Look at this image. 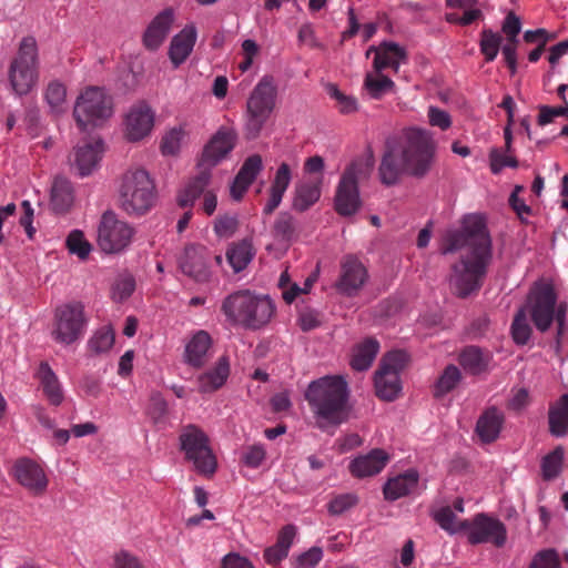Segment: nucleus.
Here are the masks:
<instances>
[{
    "label": "nucleus",
    "mask_w": 568,
    "mask_h": 568,
    "mask_svg": "<svg viewBox=\"0 0 568 568\" xmlns=\"http://www.w3.org/2000/svg\"><path fill=\"white\" fill-rule=\"evenodd\" d=\"M439 251L443 255L462 251L458 261L452 264L448 277L456 296L466 298L480 290L493 253L490 236L479 217L466 216L460 229L447 231Z\"/></svg>",
    "instance_id": "nucleus-1"
},
{
    "label": "nucleus",
    "mask_w": 568,
    "mask_h": 568,
    "mask_svg": "<svg viewBox=\"0 0 568 568\" xmlns=\"http://www.w3.org/2000/svg\"><path fill=\"white\" fill-rule=\"evenodd\" d=\"M305 399L321 429L338 426L349 419L352 406L348 385L341 376L313 381L305 392Z\"/></svg>",
    "instance_id": "nucleus-2"
},
{
    "label": "nucleus",
    "mask_w": 568,
    "mask_h": 568,
    "mask_svg": "<svg viewBox=\"0 0 568 568\" xmlns=\"http://www.w3.org/2000/svg\"><path fill=\"white\" fill-rule=\"evenodd\" d=\"M434 158L433 144H386L378 166L383 185H396L403 175L423 178Z\"/></svg>",
    "instance_id": "nucleus-3"
},
{
    "label": "nucleus",
    "mask_w": 568,
    "mask_h": 568,
    "mask_svg": "<svg viewBox=\"0 0 568 568\" xmlns=\"http://www.w3.org/2000/svg\"><path fill=\"white\" fill-rule=\"evenodd\" d=\"M275 305L267 295L250 290H239L229 294L221 304L225 321L232 326L258 331L266 326L275 314Z\"/></svg>",
    "instance_id": "nucleus-4"
},
{
    "label": "nucleus",
    "mask_w": 568,
    "mask_h": 568,
    "mask_svg": "<svg viewBox=\"0 0 568 568\" xmlns=\"http://www.w3.org/2000/svg\"><path fill=\"white\" fill-rule=\"evenodd\" d=\"M156 190L148 171L135 168L128 170L119 186L120 207L130 216H142L154 205Z\"/></svg>",
    "instance_id": "nucleus-5"
},
{
    "label": "nucleus",
    "mask_w": 568,
    "mask_h": 568,
    "mask_svg": "<svg viewBox=\"0 0 568 568\" xmlns=\"http://www.w3.org/2000/svg\"><path fill=\"white\" fill-rule=\"evenodd\" d=\"M277 97L274 77L264 74L251 91L244 113V133L247 140L257 139L270 120Z\"/></svg>",
    "instance_id": "nucleus-6"
},
{
    "label": "nucleus",
    "mask_w": 568,
    "mask_h": 568,
    "mask_svg": "<svg viewBox=\"0 0 568 568\" xmlns=\"http://www.w3.org/2000/svg\"><path fill=\"white\" fill-rule=\"evenodd\" d=\"M72 114L78 129L89 132L113 115V103L104 88L89 85L78 95Z\"/></svg>",
    "instance_id": "nucleus-7"
},
{
    "label": "nucleus",
    "mask_w": 568,
    "mask_h": 568,
    "mask_svg": "<svg viewBox=\"0 0 568 568\" xmlns=\"http://www.w3.org/2000/svg\"><path fill=\"white\" fill-rule=\"evenodd\" d=\"M39 53L37 40L32 36L23 37L17 57L9 70V81L13 92L27 95L38 81Z\"/></svg>",
    "instance_id": "nucleus-8"
},
{
    "label": "nucleus",
    "mask_w": 568,
    "mask_h": 568,
    "mask_svg": "<svg viewBox=\"0 0 568 568\" xmlns=\"http://www.w3.org/2000/svg\"><path fill=\"white\" fill-rule=\"evenodd\" d=\"M180 443L185 458L193 463L197 473L205 476L215 473L216 457L210 447L209 437L202 429L195 425L185 426L180 435Z\"/></svg>",
    "instance_id": "nucleus-9"
},
{
    "label": "nucleus",
    "mask_w": 568,
    "mask_h": 568,
    "mask_svg": "<svg viewBox=\"0 0 568 568\" xmlns=\"http://www.w3.org/2000/svg\"><path fill=\"white\" fill-rule=\"evenodd\" d=\"M557 307V294L549 284L531 288L525 305L521 306L540 333H545L550 328L554 317H556Z\"/></svg>",
    "instance_id": "nucleus-10"
},
{
    "label": "nucleus",
    "mask_w": 568,
    "mask_h": 568,
    "mask_svg": "<svg viewBox=\"0 0 568 568\" xmlns=\"http://www.w3.org/2000/svg\"><path fill=\"white\" fill-rule=\"evenodd\" d=\"M407 359V354L403 351H392L383 357L375 374L376 395L381 399L392 402L398 397L402 389L399 373Z\"/></svg>",
    "instance_id": "nucleus-11"
},
{
    "label": "nucleus",
    "mask_w": 568,
    "mask_h": 568,
    "mask_svg": "<svg viewBox=\"0 0 568 568\" xmlns=\"http://www.w3.org/2000/svg\"><path fill=\"white\" fill-rule=\"evenodd\" d=\"M134 235V229L126 222L118 219L112 211L101 216L98 227V244L105 253H118L128 247Z\"/></svg>",
    "instance_id": "nucleus-12"
},
{
    "label": "nucleus",
    "mask_w": 568,
    "mask_h": 568,
    "mask_svg": "<svg viewBox=\"0 0 568 568\" xmlns=\"http://www.w3.org/2000/svg\"><path fill=\"white\" fill-rule=\"evenodd\" d=\"M85 320L80 303H69L55 310L52 336L55 342L70 345L84 334Z\"/></svg>",
    "instance_id": "nucleus-13"
},
{
    "label": "nucleus",
    "mask_w": 568,
    "mask_h": 568,
    "mask_svg": "<svg viewBox=\"0 0 568 568\" xmlns=\"http://www.w3.org/2000/svg\"><path fill=\"white\" fill-rule=\"evenodd\" d=\"M462 528L467 531L468 541L471 545L490 542L501 547L506 542L505 525L485 514H478L473 520H462Z\"/></svg>",
    "instance_id": "nucleus-14"
},
{
    "label": "nucleus",
    "mask_w": 568,
    "mask_h": 568,
    "mask_svg": "<svg viewBox=\"0 0 568 568\" xmlns=\"http://www.w3.org/2000/svg\"><path fill=\"white\" fill-rule=\"evenodd\" d=\"M212 254L201 244H189L179 256L178 264L181 272L197 283H205L211 277L209 261Z\"/></svg>",
    "instance_id": "nucleus-15"
},
{
    "label": "nucleus",
    "mask_w": 568,
    "mask_h": 568,
    "mask_svg": "<svg viewBox=\"0 0 568 568\" xmlns=\"http://www.w3.org/2000/svg\"><path fill=\"white\" fill-rule=\"evenodd\" d=\"M155 121V113L144 101L132 105L126 112L123 125L128 142H141L149 136Z\"/></svg>",
    "instance_id": "nucleus-16"
},
{
    "label": "nucleus",
    "mask_w": 568,
    "mask_h": 568,
    "mask_svg": "<svg viewBox=\"0 0 568 568\" xmlns=\"http://www.w3.org/2000/svg\"><path fill=\"white\" fill-rule=\"evenodd\" d=\"M14 479L31 495L38 497L45 494L49 478L43 467L30 458L18 459L12 467Z\"/></svg>",
    "instance_id": "nucleus-17"
},
{
    "label": "nucleus",
    "mask_w": 568,
    "mask_h": 568,
    "mask_svg": "<svg viewBox=\"0 0 568 568\" xmlns=\"http://www.w3.org/2000/svg\"><path fill=\"white\" fill-rule=\"evenodd\" d=\"M368 280V272L364 264L354 255H347L341 261L336 290L348 297L357 295Z\"/></svg>",
    "instance_id": "nucleus-18"
},
{
    "label": "nucleus",
    "mask_w": 568,
    "mask_h": 568,
    "mask_svg": "<svg viewBox=\"0 0 568 568\" xmlns=\"http://www.w3.org/2000/svg\"><path fill=\"white\" fill-rule=\"evenodd\" d=\"M175 19L174 9L168 7L160 11L148 24L142 34V43L149 51H156L169 36Z\"/></svg>",
    "instance_id": "nucleus-19"
},
{
    "label": "nucleus",
    "mask_w": 568,
    "mask_h": 568,
    "mask_svg": "<svg viewBox=\"0 0 568 568\" xmlns=\"http://www.w3.org/2000/svg\"><path fill=\"white\" fill-rule=\"evenodd\" d=\"M196 40L197 28L193 22L185 24L172 37L168 54L174 68H179L189 58Z\"/></svg>",
    "instance_id": "nucleus-20"
},
{
    "label": "nucleus",
    "mask_w": 568,
    "mask_h": 568,
    "mask_svg": "<svg viewBox=\"0 0 568 568\" xmlns=\"http://www.w3.org/2000/svg\"><path fill=\"white\" fill-rule=\"evenodd\" d=\"M362 206L358 185L348 178H342L334 197L335 211L342 216L354 215Z\"/></svg>",
    "instance_id": "nucleus-21"
},
{
    "label": "nucleus",
    "mask_w": 568,
    "mask_h": 568,
    "mask_svg": "<svg viewBox=\"0 0 568 568\" xmlns=\"http://www.w3.org/2000/svg\"><path fill=\"white\" fill-rule=\"evenodd\" d=\"M505 424V414L496 406L486 408L477 419L475 433L484 444H491L499 437Z\"/></svg>",
    "instance_id": "nucleus-22"
},
{
    "label": "nucleus",
    "mask_w": 568,
    "mask_h": 568,
    "mask_svg": "<svg viewBox=\"0 0 568 568\" xmlns=\"http://www.w3.org/2000/svg\"><path fill=\"white\" fill-rule=\"evenodd\" d=\"M105 153V144H80L74 149L72 165L81 176L91 174Z\"/></svg>",
    "instance_id": "nucleus-23"
},
{
    "label": "nucleus",
    "mask_w": 568,
    "mask_h": 568,
    "mask_svg": "<svg viewBox=\"0 0 568 568\" xmlns=\"http://www.w3.org/2000/svg\"><path fill=\"white\" fill-rule=\"evenodd\" d=\"M388 459L385 450L375 448L367 455L355 458L349 465V470L358 478L374 476L384 469Z\"/></svg>",
    "instance_id": "nucleus-24"
},
{
    "label": "nucleus",
    "mask_w": 568,
    "mask_h": 568,
    "mask_svg": "<svg viewBox=\"0 0 568 568\" xmlns=\"http://www.w3.org/2000/svg\"><path fill=\"white\" fill-rule=\"evenodd\" d=\"M418 479V473L414 469L389 478L383 489L385 499L394 501L409 495L417 488Z\"/></svg>",
    "instance_id": "nucleus-25"
},
{
    "label": "nucleus",
    "mask_w": 568,
    "mask_h": 568,
    "mask_svg": "<svg viewBox=\"0 0 568 568\" xmlns=\"http://www.w3.org/2000/svg\"><path fill=\"white\" fill-rule=\"evenodd\" d=\"M212 174L205 171H199L191 178L187 183L178 193L176 201L180 207L191 209L195 201L204 195L206 187L211 183Z\"/></svg>",
    "instance_id": "nucleus-26"
},
{
    "label": "nucleus",
    "mask_w": 568,
    "mask_h": 568,
    "mask_svg": "<svg viewBox=\"0 0 568 568\" xmlns=\"http://www.w3.org/2000/svg\"><path fill=\"white\" fill-rule=\"evenodd\" d=\"M37 377L48 402L53 406H59L64 398L63 390L58 376L48 363L42 362L39 365Z\"/></svg>",
    "instance_id": "nucleus-27"
},
{
    "label": "nucleus",
    "mask_w": 568,
    "mask_h": 568,
    "mask_svg": "<svg viewBox=\"0 0 568 568\" xmlns=\"http://www.w3.org/2000/svg\"><path fill=\"white\" fill-rule=\"evenodd\" d=\"M74 201L73 186L71 182L63 176H55L50 194V205L55 213H65L70 210Z\"/></svg>",
    "instance_id": "nucleus-28"
},
{
    "label": "nucleus",
    "mask_w": 568,
    "mask_h": 568,
    "mask_svg": "<svg viewBox=\"0 0 568 568\" xmlns=\"http://www.w3.org/2000/svg\"><path fill=\"white\" fill-rule=\"evenodd\" d=\"M230 374V365L226 357H221L216 365L201 374L197 378L200 393H212L224 385Z\"/></svg>",
    "instance_id": "nucleus-29"
},
{
    "label": "nucleus",
    "mask_w": 568,
    "mask_h": 568,
    "mask_svg": "<svg viewBox=\"0 0 568 568\" xmlns=\"http://www.w3.org/2000/svg\"><path fill=\"white\" fill-rule=\"evenodd\" d=\"M491 355L478 346H467L459 354V364L471 375H479L487 371Z\"/></svg>",
    "instance_id": "nucleus-30"
},
{
    "label": "nucleus",
    "mask_w": 568,
    "mask_h": 568,
    "mask_svg": "<svg viewBox=\"0 0 568 568\" xmlns=\"http://www.w3.org/2000/svg\"><path fill=\"white\" fill-rule=\"evenodd\" d=\"M211 346V336L205 331H199L185 347V361L195 368L202 367L206 362V354Z\"/></svg>",
    "instance_id": "nucleus-31"
},
{
    "label": "nucleus",
    "mask_w": 568,
    "mask_h": 568,
    "mask_svg": "<svg viewBox=\"0 0 568 568\" xmlns=\"http://www.w3.org/2000/svg\"><path fill=\"white\" fill-rule=\"evenodd\" d=\"M549 432L556 437H562L568 432V393L562 394L548 412Z\"/></svg>",
    "instance_id": "nucleus-32"
},
{
    "label": "nucleus",
    "mask_w": 568,
    "mask_h": 568,
    "mask_svg": "<svg viewBox=\"0 0 568 568\" xmlns=\"http://www.w3.org/2000/svg\"><path fill=\"white\" fill-rule=\"evenodd\" d=\"M233 146L234 144H205L197 159L196 169L212 174V169L229 156Z\"/></svg>",
    "instance_id": "nucleus-33"
},
{
    "label": "nucleus",
    "mask_w": 568,
    "mask_h": 568,
    "mask_svg": "<svg viewBox=\"0 0 568 568\" xmlns=\"http://www.w3.org/2000/svg\"><path fill=\"white\" fill-rule=\"evenodd\" d=\"M375 164L374 154L371 148H367L365 152L355 158L349 165L345 169L342 178H348V181H353L358 185L361 180H365L369 176Z\"/></svg>",
    "instance_id": "nucleus-34"
},
{
    "label": "nucleus",
    "mask_w": 568,
    "mask_h": 568,
    "mask_svg": "<svg viewBox=\"0 0 568 568\" xmlns=\"http://www.w3.org/2000/svg\"><path fill=\"white\" fill-rule=\"evenodd\" d=\"M321 180L307 181L298 184L295 189L293 207L298 212L308 210L321 196Z\"/></svg>",
    "instance_id": "nucleus-35"
},
{
    "label": "nucleus",
    "mask_w": 568,
    "mask_h": 568,
    "mask_svg": "<svg viewBox=\"0 0 568 568\" xmlns=\"http://www.w3.org/2000/svg\"><path fill=\"white\" fill-rule=\"evenodd\" d=\"M379 344L374 338H367L359 344L352 357L351 365L355 371L367 369L378 353Z\"/></svg>",
    "instance_id": "nucleus-36"
},
{
    "label": "nucleus",
    "mask_w": 568,
    "mask_h": 568,
    "mask_svg": "<svg viewBox=\"0 0 568 568\" xmlns=\"http://www.w3.org/2000/svg\"><path fill=\"white\" fill-rule=\"evenodd\" d=\"M253 256V246L245 240L232 245L226 252V258L236 273L243 271Z\"/></svg>",
    "instance_id": "nucleus-37"
},
{
    "label": "nucleus",
    "mask_w": 568,
    "mask_h": 568,
    "mask_svg": "<svg viewBox=\"0 0 568 568\" xmlns=\"http://www.w3.org/2000/svg\"><path fill=\"white\" fill-rule=\"evenodd\" d=\"M324 90L331 99L338 103V111L342 114H352L358 110L357 99L352 94L343 93L336 83H325Z\"/></svg>",
    "instance_id": "nucleus-38"
},
{
    "label": "nucleus",
    "mask_w": 568,
    "mask_h": 568,
    "mask_svg": "<svg viewBox=\"0 0 568 568\" xmlns=\"http://www.w3.org/2000/svg\"><path fill=\"white\" fill-rule=\"evenodd\" d=\"M273 236L281 242H291L296 235V221L287 212L277 215L273 229Z\"/></svg>",
    "instance_id": "nucleus-39"
},
{
    "label": "nucleus",
    "mask_w": 568,
    "mask_h": 568,
    "mask_svg": "<svg viewBox=\"0 0 568 568\" xmlns=\"http://www.w3.org/2000/svg\"><path fill=\"white\" fill-rule=\"evenodd\" d=\"M503 38L498 32L485 28L480 32L479 49L486 62H493L500 50Z\"/></svg>",
    "instance_id": "nucleus-40"
},
{
    "label": "nucleus",
    "mask_w": 568,
    "mask_h": 568,
    "mask_svg": "<svg viewBox=\"0 0 568 568\" xmlns=\"http://www.w3.org/2000/svg\"><path fill=\"white\" fill-rule=\"evenodd\" d=\"M462 373L455 365H448L438 377L434 387V396L442 397L452 392L460 382Z\"/></svg>",
    "instance_id": "nucleus-41"
},
{
    "label": "nucleus",
    "mask_w": 568,
    "mask_h": 568,
    "mask_svg": "<svg viewBox=\"0 0 568 568\" xmlns=\"http://www.w3.org/2000/svg\"><path fill=\"white\" fill-rule=\"evenodd\" d=\"M532 328L528 321V314L520 307L511 323V336L517 345H526L531 336Z\"/></svg>",
    "instance_id": "nucleus-42"
},
{
    "label": "nucleus",
    "mask_w": 568,
    "mask_h": 568,
    "mask_svg": "<svg viewBox=\"0 0 568 568\" xmlns=\"http://www.w3.org/2000/svg\"><path fill=\"white\" fill-rule=\"evenodd\" d=\"M564 456V448L561 446H557L542 458L541 475L545 480H551L559 475L562 467Z\"/></svg>",
    "instance_id": "nucleus-43"
},
{
    "label": "nucleus",
    "mask_w": 568,
    "mask_h": 568,
    "mask_svg": "<svg viewBox=\"0 0 568 568\" xmlns=\"http://www.w3.org/2000/svg\"><path fill=\"white\" fill-rule=\"evenodd\" d=\"M146 413L156 428L166 426L168 403L160 393L151 395Z\"/></svg>",
    "instance_id": "nucleus-44"
},
{
    "label": "nucleus",
    "mask_w": 568,
    "mask_h": 568,
    "mask_svg": "<svg viewBox=\"0 0 568 568\" xmlns=\"http://www.w3.org/2000/svg\"><path fill=\"white\" fill-rule=\"evenodd\" d=\"M65 246L70 254L77 255L80 260H87L92 251L91 243L80 230H73L65 239Z\"/></svg>",
    "instance_id": "nucleus-45"
},
{
    "label": "nucleus",
    "mask_w": 568,
    "mask_h": 568,
    "mask_svg": "<svg viewBox=\"0 0 568 568\" xmlns=\"http://www.w3.org/2000/svg\"><path fill=\"white\" fill-rule=\"evenodd\" d=\"M65 98L67 88L61 81L54 80L48 84L44 91V100L53 112L62 111Z\"/></svg>",
    "instance_id": "nucleus-46"
},
{
    "label": "nucleus",
    "mask_w": 568,
    "mask_h": 568,
    "mask_svg": "<svg viewBox=\"0 0 568 568\" xmlns=\"http://www.w3.org/2000/svg\"><path fill=\"white\" fill-rule=\"evenodd\" d=\"M364 87L368 91L372 99L378 100L386 92L392 91L395 87V82L386 75H382L381 78H374L371 74H367L364 80Z\"/></svg>",
    "instance_id": "nucleus-47"
},
{
    "label": "nucleus",
    "mask_w": 568,
    "mask_h": 568,
    "mask_svg": "<svg viewBox=\"0 0 568 568\" xmlns=\"http://www.w3.org/2000/svg\"><path fill=\"white\" fill-rule=\"evenodd\" d=\"M434 520L448 534L464 531L462 521H456L454 510L449 506L442 507L434 514Z\"/></svg>",
    "instance_id": "nucleus-48"
},
{
    "label": "nucleus",
    "mask_w": 568,
    "mask_h": 568,
    "mask_svg": "<svg viewBox=\"0 0 568 568\" xmlns=\"http://www.w3.org/2000/svg\"><path fill=\"white\" fill-rule=\"evenodd\" d=\"M265 457L266 450L264 446L261 444H254L243 449L241 460L250 468H257L262 465Z\"/></svg>",
    "instance_id": "nucleus-49"
},
{
    "label": "nucleus",
    "mask_w": 568,
    "mask_h": 568,
    "mask_svg": "<svg viewBox=\"0 0 568 568\" xmlns=\"http://www.w3.org/2000/svg\"><path fill=\"white\" fill-rule=\"evenodd\" d=\"M528 568H560L559 556L554 549L538 551Z\"/></svg>",
    "instance_id": "nucleus-50"
},
{
    "label": "nucleus",
    "mask_w": 568,
    "mask_h": 568,
    "mask_svg": "<svg viewBox=\"0 0 568 568\" xmlns=\"http://www.w3.org/2000/svg\"><path fill=\"white\" fill-rule=\"evenodd\" d=\"M381 48L393 54V57L390 58L392 65H389L388 68L398 71L400 64L407 61V52L405 48L402 47L399 43L392 40H383L381 42Z\"/></svg>",
    "instance_id": "nucleus-51"
},
{
    "label": "nucleus",
    "mask_w": 568,
    "mask_h": 568,
    "mask_svg": "<svg viewBox=\"0 0 568 568\" xmlns=\"http://www.w3.org/2000/svg\"><path fill=\"white\" fill-rule=\"evenodd\" d=\"M358 503V498L354 494H342L334 497L328 503V513L331 515H341Z\"/></svg>",
    "instance_id": "nucleus-52"
},
{
    "label": "nucleus",
    "mask_w": 568,
    "mask_h": 568,
    "mask_svg": "<svg viewBox=\"0 0 568 568\" xmlns=\"http://www.w3.org/2000/svg\"><path fill=\"white\" fill-rule=\"evenodd\" d=\"M114 344V334L111 329L98 331L90 339V348L97 353L108 352Z\"/></svg>",
    "instance_id": "nucleus-53"
},
{
    "label": "nucleus",
    "mask_w": 568,
    "mask_h": 568,
    "mask_svg": "<svg viewBox=\"0 0 568 568\" xmlns=\"http://www.w3.org/2000/svg\"><path fill=\"white\" fill-rule=\"evenodd\" d=\"M263 168L262 158L258 154L250 155L244 163L242 164L240 171L237 172L241 178H245L252 182L256 179L257 174L261 172Z\"/></svg>",
    "instance_id": "nucleus-54"
},
{
    "label": "nucleus",
    "mask_w": 568,
    "mask_h": 568,
    "mask_svg": "<svg viewBox=\"0 0 568 568\" xmlns=\"http://www.w3.org/2000/svg\"><path fill=\"white\" fill-rule=\"evenodd\" d=\"M135 283L132 277H124L115 282L112 287V298L115 302H123L134 292Z\"/></svg>",
    "instance_id": "nucleus-55"
},
{
    "label": "nucleus",
    "mask_w": 568,
    "mask_h": 568,
    "mask_svg": "<svg viewBox=\"0 0 568 568\" xmlns=\"http://www.w3.org/2000/svg\"><path fill=\"white\" fill-rule=\"evenodd\" d=\"M298 324L303 332H310L322 324V315L313 308H305L300 312Z\"/></svg>",
    "instance_id": "nucleus-56"
},
{
    "label": "nucleus",
    "mask_w": 568,
    "mask_h": 568,
    "mask_svg": "<svg viewBox=\"0 0 568 568\" xmlns=\"http://www.w3.org/2000/svg\"><path fill=\"white\" fill-rule=\"evenodd\" d=\"M501 30L507 34L509 42L519 43L518 34L521 31L520 18L516 13L509 12L503 22Z\"/></svg>",
    "instance_id": "nucleus-57"
},
{
    "label": "nucleus",
    "mask_w": 568,
    "mask_h": 568,
    "mask_svg": "<svg viewBox=\"0 0 568 568\" xmlns=\"http://www.w3.org/2000/svg\"><path fill=\"white\" fill-rule=\"evenodd\" d=\"M237 220L233 215H222L215 220L214 231L220 237H229L235 233Z\"/></svg>",
    "instance_id": "nucleus-58"
},
{
    "label": "nucleus",
    "mask_w": 568,
    "mask_h": 568,
    "mask_svg": "<svg viewBox=\"0 0 568 568\" xmlns=\"http://www.w3.org/2000/svg\"><path fill=\"white\" fill-rule=\"evenodd\" d=\"M506 166L516 168L517 160L511 155L499 153L496 149L491 150L490 169L493 173L497 174Z\"/></svg>",
    "instance_id": "nucleus-59"
},
{
    "label": "nucleus",
    "mask_w": 568,
    "mask_h": 568,
    "mask_svg": "<svg viewBox=\"0 0 568 568\" xmlns=\"http://www.w3.org/2000/svg\"><path fill=\"white\" fill-rule=\"evenodd\" d=\"M428 119L430 125L437 126L442 130H446L452 125L450 114L438 106H429Z\"/></svg>",
    "instance_id": "nucleus-60"
},
{
    "label": "nucleus",
    "mask_w": 568,
    "mask_h": 568,
    "mask_svg": "<svg viewBox=\"0 0 568 568\" xmlns=\"http://www.w3.org/2000/svg\"><path fill=\"white\" fill-rule=\"evenodd\" d=\"M291 182V170L287 163H282L275 174L271 189L285 193Z\"/></svg>",
    "instance_id": "nucleus-61"
},
{
    "label": "nucleus",
    "mask_w": 568,
    "mask_h": 568,
    "mask_svg": "<svg viewBox=\"0 0 568 568\" xmlns=\"http://www.w3.org/2000/svg\"><path fill=\"white\" fill-rule=\"evenodd\" d=\"M323 557V551L320 547H312L303 552L297 558L298 568H314Z\"/></svg>",
    "instance_id": "nucleus-62"
},
{
    "label": "nucleus",
    "mask_w": 568,
    "mask_h": 568,
    "mask_svg": "<svg viewBox=\"0 0 568 568\" xmlns=\"http://www.w3.org/2000/svg\"><path fill=\"white\" fill-rule=\"evenodd\" d=\"M114 568H144L139 558L126 550L114 555Z\"/></svg>",
    "instance_id": "nucleus-63"
},
{
    "label": "nucleus",
    "mask_w": 568,
    "mask_h": 568,
    "mask_svg": "<svg viewBox=\"0 0 568 568\" xmlns=\"http://www.w3.org/2000/svg\"><path fill=\"white\" fill-rule=\"evenodd\" d=\"M223 568H253L252 562L239 554H229L223 558Z\"/></svg>",
    "instance_id": "nucleus-64"
}]
</instances>
